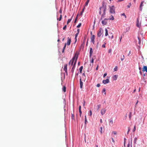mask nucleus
<instances>
[{"label":"nucleus","mask_w":147,"mask_h":147,"mask_svg":"<svg viewBox=\"0 0 147 147\" xmlns=\"http://www.w3.org/2000/svg\"><path fill=\"white\" fill-rule=\"evenodd\" d=\"M100 11H99V13L100 14H101V10H103V13H102L101 15V18L102 19V18H103L105 17V16L106 14V8L105 7H100L99 8Z\"/></svg>","instance_id":"f257e3e1"},{"label":"nucleus","mask_w":147,"mask_h":147,"mask_svg":"<svg viewBox=\"0 0 147 147\" xmlns=\"http://www.w3.org/2000/svg\"><path fill=\"white\" fill-rule=\"evenodd\" d=\"M78 55H78L77 54V53H76L75 54V55L73 57V58H72V59L69 62V65H70L71 64V65H73V63L74 62V61L76 60V57Z\"/></svg>","instance_id":"f03ea898"},{"label":"nucleus","mask_w":147,"mask_h":147,"mask_svg":"<svg viewBox=\"0 0 147 147\" xmlns=\"http://www.w3.org/2000/svg\"><path fill=\"white\" fill-rule=\"evenodd\" d=\"M110 12L111 13L115 14V8L114 6H112L110 7Z\"/></svg>","instance_id":"7ed1b4c3"},{"label":"nucleus","mask_w":147,"mask_h":147,"mask_svg":"<svg viewBox=\"0 0 147 147\" xmlns=\"http://www.w3.org/2000/svg\"><path fill=\"white\" fill-rule=\"evenodd\" d=\"M146 4V2H145L144 1H142L140 4V9L141 11H142V7L144 6V5Z\"/></svg>","instance_id":"20e7f679"},{"label":"nucleus","mask_w":147,"mask_h":147,"mask_svg":"<svg viewBox=\"0 0 147 147\" xmlns=\"http://www.w3.org/2000/svg\"><path fill=\"white\" fill-rule=\"evenodd\" d=\"M78 58V55H77V57H76V59L75 61V62L74 63V65L73 66V67H72V69H71V71L72 73H73L74 72V69H75V65H76V61L77 60Z\"/></svg>","instance_id":"39448f33"},{"label":"nucleus","mask_w":147,"mask_h":147,"mask_svg":"<svg viewBox=\"0 0 147 147\" xmlns=\"http://www.w3.org/2000/svg\"><path fill=\"white\" fill-rule=\"evenodd\" d=\"M108 20V19H105L103 20L102 21V23L103 25H106L107 23V20Z\"/></svg>","instance_id":"423d86ee"},{"label":"nucleus","mask_w":147,"mask_h":147,"mask_svg":"<svg viewBox=\"0 0 147 147\" xmlns=\"http://www.w3.org/2000/svg\"><path fill=\"white\" fill-rule=\"evenodd\" d=\"M67 65L66 64H65L64 65L63 70L65 71V72L66 73V75H67L68 73L67 71Z\"/></svg>","instance_id":"0eeeda50"},{"label":"nucleus","mask_w":147,"mask_h":147,"mask_svg":"<svg viewBox=\"0 0 147 147\" xmlns=\"http://www.w3.org/2000/svg\"><path fill=\"white\" fill-rule=\"evenodd\" d=\"M141 22H140L138 18H137L136 22V26L137 27L140 28L141 26Z\"/></svg>","instance_id":"6e6552de"},{"label":"nucleus","mask_w":147,"mask_h":147,"mask_svg":"<svg viewBox=\"0 0 147 147\" xmlns=\"http://www.w3.org/2000/svg\"><path fill=\"white\" fill-rule=\"evenodd\" d=\"M95 36L94 35H93L91 37V41L92 42L93 44H94L95 43Z\"/></svg>","instance_id":"1a4fd4ad"},{"label":"nucleus","mask_w":147,"mask_h":147,"mask_svg":"<svg viewBox=\"0 0 147 147\" xmlns=\"http://www.w3.org/2000/svg\"><path fill=\"white\" fill-rule=\"evenodd\" d=\"M109 79H107L106 80H103L102 81V83L104 84H106L109 83Z\"/></svg>","instance_id":"9d476101"},{"label":"nucleus","mask_w":147,"mask_h":147,"mask_svg":"<svg viewBox=\"0 0 147 147\" xmlns=\"http://www.w3.org/2000/svg\"><path fill=\"white\" fill-rule=\"evenodd\" d=\"M93 53V50L92 48H90V57H91L92 54Z\"/></svg>","instance_id":"9b49d317"},{"label":"nucleus","mask_w":147,"mask_h":147,"mask_svg":"<svg viewBox=\"0 0 147 147\" xmlns=\"http://www.w3.org/2000/svg\"><path fill=\"white\" fill-rule=\"evenodd\" d=\"M71 42V39L69 37L67 38V45H69L70 44Z\"/></svg>","instance_id":"f8f14e48"},{"label":"nucleus","mask_w":147,"mask_h":147,"mask_svg":"<svg viewBox=\"0 0 147 147\" xmlns=\"http://www.w3.org/2000/svg\"><path fill=\"white\" fill-rule=\"evenodd\" d=\"M101 29L100 28L99 32L97 33V36L98 37H100L102 33V32L101 31Z\"/></svg>","instance_id":"ddd939ff"},{"label":"nucleus","mask_w":147,"mask_h":147,"mask_svg":"<svg viewBox=\"0 0 147 147\" xmlns=\"http://www.w3.org/2000/svg\"><path fill=\"white\" fill-rule=\"evenodd\" d=\"M106 110L105 109H102L101 111V113L103 115L105 114Z\"/></svg>","instance_id":"4468645a"},{"label":"nucleus","mask_w":147,"mask_h":147,"mask_svg":"<svg viewBox=\"0 0 147 147\" xmlns=\"http://www.w3.org/2000/svg\"><path fill=\"white\" fill-rule=\"evenodd\" d=\"M80 87L81 88H82L83 86V82L82 81V79L81 78L80 79Z\"/></svg>","instance_id":"2eb2a0df"},{"label":"nucleus","mask_w":147,"mask_h":147,"mask_svg":"<svg viewBox=\"0 0 147 147\" xmlns=\"http://www.w3.org/2000/svg\"><path fill=\"white\" fill-rule=\"evenodd\" d=\"M142 71H146V72H147V66H144Z\"/></svg>","instance_id":"dca6fc26"},{"label":"nucleus","mask_w":147,"mask_h":147,"mask_svg":"<svg viewBox=\"0 0 147 147\" xmlns=\"http://www.w3.org/2000/svg\"><path fill=\"white\" fill-rule=\"evenodd\" d=\"M108 19L111 20H114V17L112 16V15H111L110 16L109 18Z\"/></svg>","instance_id":"f3484780"},{"label":"nucleus","mask_w":147,"mask_h":147,"mask_svg":"<svg viewBox=\"0 0 147 147\" xmlns=\"http://www.w3.org/2000/svg\"><path fill=\"white\" fill-rule=\"evenodd\" d=\"M109 125L111 126L113 125V121L112 120H111L109 122Z\"/></svg>","instance_id":"a211bd4d"},{"label":"nucleus","mask_w":147,"mask_h":147,"mask_svg":"<svg viewBox=\"0 0 147 147\" xmlns=\"http://www.w3.org/2000/svg\"><path fill=\"white\" fill-rule=\"evenodd\" d=\"M73 16H72L71 17V19H69L68 20H67V24H69V23L71 21V20H72V18H73Z\"/></svg>","instance_id":"6ab92c4d"},{"label":"nucleus","mask_w":147,"mask_h":147,"mask_svg":"<svg viewBox=\"0 0 147 147\" xmlns=\"http://www.w3.org/2000/svg\"><path fill=\"white\" fill-rule=\"evenodd\" d=\"M117 75H115L113 77V79L114 80H116L117 79Z\"/></svg>","instance_id":"aec40b11"},{"label":"nucleus","mask_w":147,"mask_h":147,"mask_svg":"<svg viewBox=\"0 0 147 147\" xmlns=\"http://www.w3.org/2000/svg\"><path fill=\"white\" fill-rule=\"evenodd\" d=\"M105 36H107L108 35V30L106 28H105Z\"/></svg>","instance_id":"412c9836"},{"label":"nucleus","mask_w":147,"mask_h":147,"mask_svg":"<svg viewBox=\"0 0 147 147\" xmlns=\"http://www.w3.org/2000/svg\"><path fill=\"white\" fill-rule=\"evenodd\" d=\"M67 44L66 43L65 44L64 47H63V48L62 50V52L63 53L64 52V50L65 49V48L66 47V46Z\"/></svg>","instance_id":"4be33fe9"},{"label":"nucleus","mask_w":147,"mask_h":147,"mask_svg":"<svg viewBox=\"0 0 147 147\" xmlns=\"http://www.w3.org/2000/svg\"><path fill=\"white\" fill-rule=\"evenodd\" d=\"M103 127H100V132L101 134H102L103 133Z\"/></svg>","instance_id":"5701e85b"},{"label":"nucleus","mask_w":147,"mask_h":147,"mask_svg":"<svg viewBox=\"0 0 147 147\" xmlns=\"http://www.w3.org/2000/svg\"><path fill=\"white\" fill-rule=\"evenodd\" d=\"M94 59L93 58H92V59H91V60L90 61V62L91 63H92V64L91 65V64H90V65L92 66V65H93V62H94Z\"/></svg>","instance_id":"b1692460"},{"label":"nucleus","mask_w":147,"mask_h":147,"mask_svg":"<svg viewBox=\"0 0 147 147\" xmlns=\"http://www.w3.org/2000/svg\"><path fill=\"white\" fill-rule=\"evenodd\" d=\"M83 66H81L80 67V68L79 69V70H80V73L81 74L82 73V70L83 69Z\"/></svg>","instance_id":"393cba45"},{"label":"nucleus","mask_w":147,"mask_h":147,"mask_svg":"<svg viewBox=\"0 0 147 147\" xmlns=\"http://www.w3.org/2000/svg\"><path fill=\"white\" fill-rule=\"evenodd\" d=\"M63 90L64 92H65L66 91V87L64 86L63 88Z\"/></svg>","instance_id":"a878e982"},{"label":"nucleus","mask_w":147,"mask_h":147,"mask_svg":"<svg viewBox=\"0 0 147 147\" xmlns=\"http://www.w3.org/2000/svg\"><path fill=\"white\" fill-rule=\"evenodd\" d=\"M89 1H90V0H87V1H86V2L85 3V6H86L88 5V3L89 2Z\"/></svg>","instance_id":"bb28decb"},{"label":"nucleus","mask_w":147,"mask_h":147,"mask_svg":"<svg viewBox=\"0 0 147 147\" xmlns=\"http://www.w3.org/2000/svg\"><path fill=\"white\" fill-rule=\"evenodd\" d=\"M137 138L136 137H135V138H134V143L135 144H136V142H137Z\"/></svg>","instance_id":"cd10ccee"},{"label":"nucleus","mask_w":147,"mask_h":147,"mask_svg":"<svg viewBox=\"0 0 147 147\" xmlns=\"http://www.w3.org/2000/svg\"><path fill=\"white\" fill-rule=\"evenodd\" d=\"M82 25V23H80L77 26V27L78 28H80Z\"/></svg>","instance_id":"c85d7f7f"},{"label":"nucleus","mask_w":147,"mask_h":147,"mask_svg":"<svg viewBox=\"0 0 147 147\" xmlns=\"http://www.w3.org/2000/svg\"><path fill=\"white\" fill-rule=\"evenodd\" d=\"M106 90H105V88H104L102 90V92L103 93V92H104V94L105 95L106 94Z\"/></svg>","instance_id":"c756f323"},{"label":"nucleus","mask_w":147,"mask_h":147,"mask_svg":"<svg viewBox=\"0 0 147 147\" xmlns=\"http://www.w3.org/2000/svg\"><path fill=\"white\" fill-rule=\"evenodd\" d=\"M131 114H132V113L131 112H130V113H129V119L130 120L131 119Z\"/></svg>","instance_id":"7c9ffc66"},{"label":"nucleus","mask_w":147,"mask_h":147,"mask_svg":"<svg viewBox=\"0 0 147 147\" xmlns=\"http://www.w3.org/2000/svg\"><path fill=\"white\" fill-rule=\"evenodd\" d=\"M79 33H76V34H75V39L76 40H77V37Z\"/></svg>","instance_id":"2f4dec72"},{"label":"nucleus","mask_w":147,"mask_h":147,"mask_svg":"<svg viewBox=\"0 0 147 147\" xmlns=\"http://www.w3.org/2000/svg\"><path fill=\"white\" fill-rule=\"evenodd\" d=\"M124 58H125V56L124 55H123L122 56V57H121V60L122 61H123L124 59Z\"/></svg>","instance_id":"473e14b6"},{"label":"nucleus","mask_w":147,"mask_h":147,"mask_svg":"<svg viewBox=\"0 0 147 147\" xmlns=\"http://www.w3.org/2000/svg\"><path fill=\"white\" fill-rule=\"evenodd\" d=\"M71 119H74V114H72V113H71Z\"/></svg>","instance_id":"72a5a7b5"},{"label":"nucleus","mask_w":147,"mask_h":147,"mask_svg":"<svg viewBox=\"0 0 147 147\" xmlns=\"http://www.w3.org/2000/svg\"><path fill=\"white\" fill-rule=\"evenodd\" d=\"M136 126L135 125L134 126V129H133V132H134L135 131V130H136Z\"/></svg>","instance_id":"f704fd0d"},{"label":"nucleus","mask_w":147,"mask_h":147,"mask_svg":"<svg viewBox=\"0 0 147 147\" xmlns=\"http://www.w3.org/2000/svg\"><path fill=\"white\" fill-rule=\"evenodd\" d=\"M121 15L124 16L125 18H126V16L125 14L124 13H123L122 14H121Z\"/></svg>","instance_id":"c9c22d12"},{"label":"nucleus","mask_w":147,"mask_h":147,"mask_svg":"<svg viewBox=\"0 0 147 147\" xmlns=\"http://www.w3.org/2000/svg\"><path fill=\"white\" fill-rule=\"evenodd\" d=\"M110 34H111L112 35H111V39H113V37H114V36H113V35L112 34V33H111Z\"/></svg>","instance_id":"e433bc0d"},{"label":"nucleus","mask_w":147,"mask_h":147,"mask_svg":"<svg viewBox=\"0 0 147 147\" xmlns=\"http://www.w3.org/2000/svg\"><path fill=\"white\" fill-rule=\"evenodd\" d=\"M67 26L66 25H65L63 28V29L64 30H65L66 29Z\"/></svg>","instance_id":"4c0bfd02"},{"label":"nucleus","mask_w":147,"mask_h":147,"mask_svg":"<svg viewBox=\"0 0 147 147\" xmlns=\"http://www.w3.org/2000/svg\"><path fill=\"white\" fill-rule=\"evenodd\" d=\"M61 19H62V15H61V14L60 16V18L59 19V21H60L61 20Z\"/></svg>","instance_id":"58836bf2"},{"label":"nucleus","mask_w":147,"mask_h":147,"mask_svg":"<svg viewBox=\"0 0 147 147\" xmlns=\"http://www.w3.org/2000/svg\"><path fill=\"white\" fill-rule=\"evenodd\" d=\"M117 67L116 66H115V68H114V71H117Z\"/></svg>","instance_id":"ea45409f"},{"label":"nucleus","mask_w":147,"mask_h":147,"mask_svg":"<svg viewBox=\"0 0 147 147\" xmlns=\"http://www.w3.org/2000/svg\"><path fill=\"white\" fill-rule=\"evenodd\" d=\"M79 111V113H80V117H81V115H82V111Z\"/></svg>","instance_id":"a19ab883"},{"label":"nucleus","mask_w":147,"mask_h":147,"mask_svg":"<svg viewBox=\"0 0 147 147\" xmlns=\"http://www.w3.org/2000/svg\"><path fill=\"white\" fill-rule=\"evenodd\" d=\"M107 75V73H106L105 74L103 75V77L105 78Z\"/></svg>","instance_id":"79ce46f5"},{"label":"nucleus","mask_w":147,"mask_h":147,"mask_svg":"<svg viewBox=\"0 0 147 147\" xmlns=\"http://www.w3.org/2000/svg\"><path fill=\"white\" fill-rule=\"evenodd\" d=\"M59 12L61 14L62 13V9H60Z\"/></svg>","instance_id":"37998d69"},{"label":"nucleus","mask_w":147,"mask_h":147,"mask_svg":"<svg viewBox=\"0 0 147 147\" xmlns=\"http://www.w3.org/2000/svg\"><path fill=\"white\" fill-rule=\"evenodd\" d=\"M98 107V110L100 108V105H97Z\"/></svg>","instance_id":"c03bdc74"},{"label":"nucleus","mask_w":147,"mask_h":147,"mask_svg":"<svg viewBox=\"0 0 147 147\" xmlns=\"http://www.w3.org/2000/svg\"><path fill=\"white\" fill-rule=\"evenodd\" d=\"M102 47L103 48H105V44H103L102 45Z\"/></svg>","instance_id":"a18cd8bd"},{"label":"nucleus","mask_w":147,"mask_h":147,"mask_svg":"<svg viewBox=\"0 0 147 147\" xmlns=\"http://www.w3.org/2000/svg\"><path fill=\"white\" fill-rule=\"evenodd\" d=\"M131 3H129V5H127V7H128V8H129L130 7V6H131Z\"/></svg>","instance_id":"49530a36"},{"label":"nucleus","mask_w":147,"mask_h":147,"mask_svg":"<svg viewBox=\"0 0 147 147\" xmlns=\"http://www.w3.org/2000/svg\"><path fill=\"white\" fill-rule=\"evenodd\" d=\"M112 50L111 49H110L108 50L109 53H111V52Z\"/></svg>","instance_id":"de8ad7c7"},{"label":"nucleus","mask_w":147,"mask_h":147,"mask_svg":"<svg viewBox=\"0 0 147 147\" xmlns=\"http://www.w3.org/2000/svg\"><path fill=\"white\" fill-rule=\"evenodd\" d=\"M84 9H85V7H84V8L82 9V10L81 12V14H82L83 12L84 11Z\"/></svg>","instance_id":"09e8293b"},{"label":"nucleus","mask_w":147,"mask_h":147,"mask_svg":"<svg viewBox=\"0 0 147 147\" xmlns=\"http://www.w3.org/2000/svg\"><path fill=\"white\" fill-rule=\"evenodd\" d=\"M77 33H78L79 34V32H80V30L79 29H77Z\"/></svg>","instance_id":"8fccbe9b"},{"label":"nucleus","mask_w":147,"mask_h":147,"mask_svg":"<svg viewBox=\"0 0 147 147\" xmlns=\"http://www.w3.org/2000/svg\"><path fill=\"white\" fill-rule=\"evenodd\" d=\"M90 116H91L92 115V112L91 111H90Z\"/></svg>","instance_id":"3c124183"},{"label":"nucleus","mask_w":147,"mask_h":147,"mask_svg":"<svg viewBox=\"0 0 147 147\" xmlns=\"http://www.w3.org/2000/svg\"><path fill=\"white\" fill-rule=\"evenodd\" d=\"M100 86V84H98L97 85V86L98 87H99Z\"/></svg>","instance_id":"603ef678"},{"label":"nucleus","mask_w":147,"mask_h":147,"mask_svg":"<svg viewBox=\"0 0 147 147\" xmlns=\"http://www.w3.org/2000/svg\"><path fill=\"white\" fill-rule=\"evenodd\" d=\"M87 122V120L86 119L85 120V123L86 125Z\"/></svg>","instance_id":"864d4df0"},{"label":"nucleus","mask_w":147,"mask_h":147,"mask_svg":"<svg viewBox=\"0 0 147 147\" xmlns=\"http://www.w3.org/2000/svg\"><path fill=\"white\" fill-rule=\"evenodd\" d=\"M113 133L115 135H116L117 134V132L116 131H114L113 132Z\"/></svg>","instance_id":"5fc2aeb1"},{"label":"nucleus","mask_w":147,"mask_h":147,"mask_svg":"<svg viewBox=\"0 0 147 147\" xmlns=\"http://www.w3.org/2000/svg\"><path fill=\"white\" fill-rule=\"evenodd\" d=\"M81 111V106H80L79 107V111Z\"/></svg>","instance_id":"6e6d98bb"},{"label":"nucleus","mask_w":147,"mask_h":147,"mask_svg":"<svg viewBox=\"0 0 147 147\" xmlns=\"http://www.w3.org/2000/svg\"><path fill=\"white\" fill-rule=\"evenodd\" d=\"M124 0H118L117 1V2H120L121 1H123Z\"/></svg>","instance_id":"4d7b16f0"},{"label":"nucleus","mask_w":147,"mask_h":147,"mask_svg":"<svg viewBox=\"0 0 147 147\" xmlns=\"http://www.w3.org/2000/svg\"><path fill=\"white\" fill-rule=\"evenodd\" d=\"M98 65L97 66V67H96V70H98Z\"/></svg>","instance_id":"13d9d810"},{"label":"nucleus","mask_w":147,"mask_h":147,"mask_svg":"<svg viewBox=\"0 0 147 147\" xmlns=\"http://www.w3.org/2000/svg\"><path fill=\"white\" fill-rule=\"evenodd\" d=\"M100 122L101 123H102V120L101 119H100Z\"/></svg>","instance_id":"bf43d9fd"},{"label":"nucleus","mask_w":147,"mask_h":147,"mask_svg":"<svg viewBox=\"0 0 147 147\" xmlns=\"http://www.w3.org/2000/svg\"><path fill=\"white\" fill-rule=\"evenodd\" d=\"M130 131V129L129 128L128 131H127V133L128 134V133L129 132V131Z\"/></svg>","instance_id":"052dcab7"},{"label":"nucleus","mask_w":147,"mask_h":147,"mask_svg":"<svg viewBox=\"0 0 147 147\" xmlns=\"http://www.w3.org/2000/svg\"><path fill=\"white\" fill-rule=\"evenodd\" d=\"M77 20H76V19H75L74 23H76V22Z\"/></svg>","instance_id":"680f3d73"},{"label":"nucleus","mask_w":147,"mask_h":147,"mask_svg":"<svg viewBox=\"0 0 147 147\" xmlns=\"http://www.w3.org/2000/svg\"><path fill=\"white\" fill-rule=\"evenodd\" d=\"M78 15L76 17V18H75V19H76V20H77V19H78Z\"/></svg>","instance_id":"e2e57ef3"},{"label":"nucleus","mask_w":147,"mask_h":147,"mask_svg":"<svg viewBox=\"0 0 147 147\" xmlns=\"http://www.w3.org/2000/svg\"><path fill=\"white\" fill-rule=\"evenodd\" d=\"M122 37L121 36V37L120 38V42H121V39H122Z\"/></svg>","instance_id":"0e129e2a"},{"label":"nucleus","mask_w":147,"mask_h":147,"mask_svg":"<svg viewBox=\"0 0 147 147\" xmlns=\"http://www.w3.org/2000/svg\"><path fill=\"white\" fill-rule=\"evenodd\" d=\"M138 100H137V102H136V105H137V104H138Z\"/></svg>","instance_id":"69168bd1"},{"label":"nucleus","mask_w":147,"mask_h":147,"mask_svg":"<svg viewBox=\"0 0 147 147\" xmlns=\"http://www.w3.org/2000/svg\"><path fill=\"white\" fill-rule=\"evenodd\" d=\"M129 146H130V144H129V143L127 145V147H129Z\"/></svg>","instance_id":"338daca9"},{"label":"nucleus","mask_w":147,"mask_h":147,"mask_svg":"<svg viewBox=\"0 0 147 147\" xmlns=\"http://www.w3.org/2000/svg\"><path fill=\"white\" fill-rule=\"evenodd\" d=\"M85 138H85V141L86 142V134H85Z\"/></svg>","instance_id":"774afa93"}]
</instances>
